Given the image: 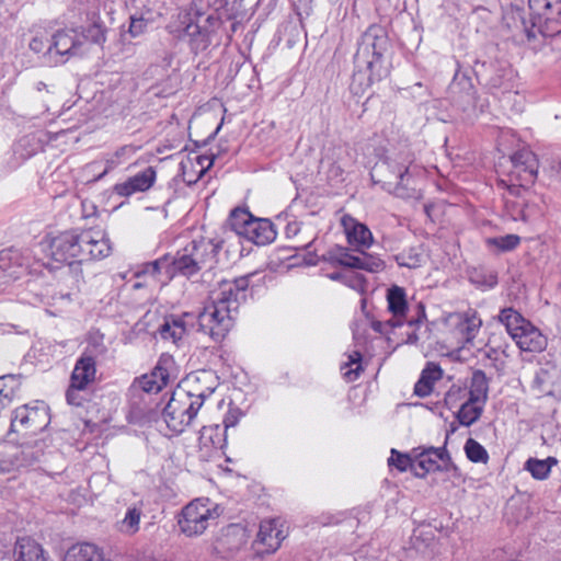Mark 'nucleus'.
Returning <instances> with one entry per match:
<instances>
[{
	"label": "nucleus",
	"instance_id": "nucleus-38",
	"mask_svg": "<svg viewBox=\"0 0 561 561\" xmlns=\"http://www.w3.org/2000/svg\"><path fill=\"white\" fill-rule=\"evenodd\" d=\"M557 463V459L548 457L547 459L530 458L525 462V469L531 473L537 480H545L548 478L551 468Z\"/></svg>",
	"mask_w": 561,
	"mask_h": 561
},
{
	"label": "nucleus",
	"instance_id": "nucleus-42",
	"mask_svg": "<svg viewBox=\"0 0 561 561\" xmlns=\"http://www.w3.org/2000/svg\"><path fill=\"white\" fill-rule=\"evenodd\" d=\"M490 247H495L501 252H508L516 249L520 243V237L517 234H506L486 240Z\"/></svg>",
	"mask_w": 561,
	"mask_h": 561
},
{
	"label": "nucleus",
	"instance_id": "nucleus-25",
	"mask_svg": "<svg viewBox=\"0 0 561 561\" xmlns=\"http://www.w3.org/2000/svg\"><path fill=\"white\" fill-rule=\"evenodd\" d=\"M187 382L195 383L193 396H199L202 405L206 398H208L218 386V378L213 370H198L187 378Z\"/></svg>",
	"mask_w": 561,
	"mask_h": 561
},
{
	"label": "nucleus",
	"instance_id": "nucleus-31",
	"mask_svg": "<svg viewBox=\"0 0 561 561\" xmlns=\"http://www.w3.org/2000/svg\"><path fill=\"white\" fill-rule=\"evenodd\" d=\"M169 270V255H163L162 257L154 260L152 262H148L142 264L138 271L135 272V276H150L156 282L164 285L170 279H164L168 275Z\"/></svg>",
	"mask_w": 561,
	"mask_h": 561
},
{
	"label": "nucleus",
	"instance_id": "nucleus-15",
	"mask_svg": "<svg viewBox=\"0 0 561 561\" xmlns=\"http://www.w3.org/2000/svg\"><path fill=\"white\" fill-rule=\"evenodd\" d=\"M53 60L50 62H64L67 58L76 56L82 51L84 41L82 36L72 28L60 30L51 37Z\"/></svg>",
	"mask_w": 561,
	"mask_h": 561
},
{
	"label": "nucleus",
	"instance_id": "nucleus-37",
	"mask_svg": "<svg viewBox=\"0 0 561 561\" xmlns=\"http://www.w3.org/2000/svg\"><path fill=\"white\" fill-rule=\"evenodd\" d=\"M218 542L222 548H227L229 552L237 551L245 542L244 531L238 526L230 525L226 528Z\"/></svg>",
	"mask_w": 561,
	"mask_h": 561
},
{
	"label": "nucleus",
	"instance_id": "nucleus-6",
	"mask_svg": "<svg viewBox=\"0 0 561 561\" xmlns=\"http://www.w3.org/2000/svg\"><path fill=\"white\" fill-rule=\"evenodd\" d=\"M202 407L199 396H193L191 390L180 389L172 393L162 411V417L172 433L181 434L193 422Z\"/></svg>",
	"mask_w": 561,
	"mask_h": 561
},
{
	"label": "nucleus",
	"instance_id": "nucleus-14",
	"mask_svg": "<svg viewBox=\"0 0 561 561\" xmlns=\"http://www.w3.org/2000/svg\"><path fill=\"white\" fill-rule=\"evenodd\" d=\"M413 474L424 478L427 473L437 470H449L453 467L451 458L445 447H417L413 449Z\"/></svg>",
	"mask_w": 561,
	"mask_h": 561
},
{
	"label": "nucleus",
	"instance_id": "nucleus-44",
	"mask_svg": "<svg viewBox=\"0 0 561 561\" xmlns=\"http://www.w3.org/2000/svg\"><path fill=\"white\" fill-rule=\"evenodd\" d=\"M465 451L468 459L472 462L485 463L489 459L485 448L473 438H469L466 442Z\"/></svg>",
	"mask_w": 561,
	"mask_h": 561
},
{
	"label": "nucleus",
	"instance_id": "nucleus-54",
	"mask_svg": "<svg viewBox=\"0 0 561 561\" xmlns=\"http://www.w3.org/2000/svg\"><path fill=\"white\" fill-rule=\"evenodd\" d=\"M337 262L346 267L351 268H357L358 265V255L351 254L346 251L341 252L340 256L337 257Z\"/></svg>",
	"mask_w": 561,
	"mask_h": 561
},
{
	"label": "nucleus",
	"instance_id": "nucleus-35",
	"mask_svg": "<svg viewBox=\"0 0 561 561\" xmlns=\"http://www.w3.org/2000/svg\"><path fill=\"white\" fill-rule=\"evenodd\" d=\"M483 404L484 403L468 398V400L458 408L457 419L459 423L463 426H470L477 422L482 413Z\"/></svg>",
	"mask_w": 561,
	"mask_h": 561
},
{
	"label": "nucleus",
	"instance_id": "nucleus-2",
	"mask_svg": "<svg viewBox=\"0 0 561 561\" xmlns=\"http://www.w3.org/2000/svg\"><path fill=\"white\" fill-rule=\"evenodd\" d=\"M390 41L386 28L379 24H371L357 43L354 56L355 70L351 89L363 92L373 83L379 82L390 72L388 51Z\"/></svg>",
	"mask_w": 561,
	"mask_h": 561
},
{
	"label": "nucleus",
	"instance_id": "nucleus-13",
	"mask_svg": "<svg viewBox=\"0 0 561 561\" xmlns=\"http://www.w3.org/2000/svg\"><path fill=\"white\" fill-rule=\"evenodd\" d=\"M446 330L454 335L458 344L471 343L480 331L482 320L476 310L451 312L443 318Z\"/></svg>",
	"mask_w": 561,
	"mask_h": 561
},
{
	"label": "nucleus",
	"instance_id": "nucleus-30",
	"mask_svg": "<svg viewBox=\"0 0 561 561\" xmlns=\"http://www.w3.org/2000/svg\"><path fill=\"white\" fill-rule=\"evenodd\" d=\"M327 159L331 161L330 172L334 176L342 175V173L355 162L352 150L346 146L334 147Z\"/></svg>",
	"mask_w": 561,
	"mask_h": 561
},
{
	"label": "nucleus",
	"instance_id": "nucleus-1",
	"mask_svg": "<svg viewBox=\"0 0 561 561\" xmlns=\"http://www.w3.org/2000/svg\"><path fill=\"white\" fill-rule=\"evenodd\" d=\"M248 287V276L219 282L209 293V302L198 314L199 331L215 342L222 341L234 325Z\"/></svg>",
	"mask_w": 561,
	"mask_h": 561
},
{
	"label": "nucleus",
	"instance_id": "nucleus-28",
	"mask_svg": "<svg viewBox=\"0 0 561 561\" xmlns=\"http://www.w3.org/2000/svg\"><path fill=\"white\" fill-rule=\"evenodd\" d=\"M183 37L188 38L190 48L195 55L205 51L211 43L209 32L193 22L183 30Z\"/></svg>",
	"mask_w": 561,
	"mask_h": 561
},
{
	"label": "nucleus",
	"instance_id": "nucleus-39",
	"mask_svg": "<svg viewBox=\"0 0 561 561\" xmlns=\"http://www.w3.org/2000/svg\"><path fill=\"white\" fill-rule=\"evenodd\" d=\"M142 510L140 506L133 505L127 508L125 517L121 522V531L127 535H134L139 530Z\"/></svg>",
	"mask_w": 561,
	"mask_h": 561
},
{
	"label": "nucleus",
	"instance_id": "nucleus-4",
	"mask_svg": "<svg viewBox=\"0 0 561 561\" xmlns=\"http://www.w3.org/2000/svg\"><path fill=\"white\" fill-rule=\"evenodd\" d=\"M411 163L412 160L408 156L404 158L387 157L375 163L370 171V178L375 184H380L385 191L398 197H414L415 191L410 188Z\"/></svg>",
	"mask_w": 561,
	"mask_h": 561
},
{
	"label": "nucleus",
	"instance_id": "nucleus-48",
	"mask_svg": "<svg viewBox=\"0 0 561 561\" xmlns=\"http://www.w3.org/2000/svg\"><path fill=\"white\" fill-rule=\"evenodd\" d=\"M332 279H341L346 285L354 289H360L363 287L364 278L360 274L355 273L353 271H348L344 274L334 273L330 276Z\"/></svg>",
	"mask_w": 561,
	"mask_h": 561
},
{
	"label": "nucleus",
	"instance_id": "nucleus-9",
	"mask_svg": "<svg viewBox=\"0 0 561 561\" xmlns=\"http://www.w3.org/2000/svg\"><path fill=\"white\" fill-rule=\"evenodd\" d=\"M388 310L393 316L394 327H401L407 323L410 327L417 325L426 319L425 306L417 302L410 307L407 300L404 288L393 285L387 290Z\"/></svg>",
	"mask_w": 561,
	"mask_h": 561
},
{
	"label": "nucleus",
	"instance_id": "nucleus-46",
	"mask_svg": "<svg viewBox=\"0 0 561 561\" xmlns=\"http://www.w3.org/2000/svg\"><path fill=\"white\" fill-rule=\"evenodd\" d=\"M106 28L100 22H93L90 26H88L84 31V34H80L82 36V41L89 39L95 44H103L106 39Z\"/></svg>",
	"mask_w": 561,
	"mask_h": 561
},
{
	"label": "nucleus",
	"instance_id": "nucleus-23",
	"mask_svg": "<svg viewBox=\"0 0 561 561\" xmlns=\"http://www.w3.org/2000/svg\"><path fill=\"white\" fill-rule=\"evenodd\" d=\"M156 180V172L152 168H147L144 171L129 178L127 181L116 184L115 192L121 196H130L138 192L149 190Z\"/></svg>",
	"mask_w": 561,
	"mask_h": 561
},
{
	"label": "nucleus",
	"instance_id": "nucleus-56",
	"mask_svg": "<svg viewBox=\"0 0 561 561\" xmlns=\"http://www.w3.org/2000/svg\"><path fill=\"white\" fill-rule=\"evenodd\" d=\"M135 153V148L133 146H123L119 149H117L113 154L116 159H118L121 162L123 159L129 158Z\"/></svg>",
	"mask_w": 561,
	"mask_h": 561
},
{
	"label": "nucleus",
	"instance_id": "nucleus-3",
	"mask_svg": "<svg viewBox=\"0 0 561 561\" xmlns=\"http://www.w3.org/2000/svg\"><path fill=\"white\" fill-rule=\"evenodd\" d=\"M529 21L519 9L512 11L513 19H518L526 36H554L561 33V0H528Z\"/></svg>",
	"mask_w": 561,
	"mask_h": 561
},
{
	"label": "nucleus",
	"instance_id": "nucleus-61",
	"mask_svg": "<svg viewBox=\"0 0 561 561\" xmlns=\"http://www.w3.org/2000/svg\"><path fill=\"white\" fill-rule=\"evenodd\" d=\"M474 71H476L477 76H482V77H484V73H483V72H481L479 69H477V67H474Z\"/></svg>",
	"mask_w": 561,
	"mask_h": 561
},
{
	"label": "nucleus",
	"instance_id": "nucleus-20",
	"mask_svg": "<svg viewBox=\"0 0 561 561\" xmlns=\"http://www.w3.org/2000/svg\"><path fill=\"white\" fill-rule=\"evenodd\" d=\"M341 225L344 229L348 243L354 247L356 251H360L371 244L373 234L370 230L352 216L344 215L341 218Z\"/></svg>",
	"mask_w": 561,
	"mask_h": 561
},
{
	"label": "nucleus",
	"instance_id": "nucleus-57",
	"mask_svg": "<svg viewBox=\"0 0 561 561\" xmlns=\"http://www.w3.org/2000/svg\"><path fill=\"white\" fill-rule=\"evenodd\" d=\"M396 322V320H389L387 322H380V321H374L371 327L374 329V331L378 332V333H385V328L388 327V325H391V327H394L393 323Z\"/></svg>",
	"mask_w": 561,
	"mask_h": 561
},
{
	"label": "nucleus",
	"instance_id": "nucleus-45",
	"mask_svg": "<svg viewBox=\"0 0 561 561\" xmlns=\"http://www.w3.org/2000/svg\"><path fill=\"white\" fill-rule=\"evenodd\" d=\"M358 270H364L370 273H378L385 268V263L382 260L364 253L362 250L360 254H358Z\"/></svg>",
	"mask_w": 561,
	"mask_h": 561
},
{
	"label": "nucleus",
	"instance_id": "nucleus-58",
	"mask_svg": "<svg viewBox=\"0 0 561 561\" xmlns=\"http://www.w3.org/2000/svg\"><path fill=\"white\" fill-rule=\"evenodd\" d=\"M121 161L112 154L108 159H106V169L104 172H107L112 169H114L117 164H119Z\"/></svg>",
	"mask_w": 561,
	"mask_h": 561
},
{
	"label": "nucleus",
	"instance_id": "nucleus-16",
	"mask_svg": "<svg viewBox=\"0 0 561 561\" xmlns=\"http://www.w3.org/2000/svg\"><path fill=\"white\" fill-rule=\"evenodd\" d=\"M531 389L539 396L561 393V363H545L535 373Z\"/></svg>",
	"mask_w": 561,
	"mask_h": 561
},
{
	"label": "nucleus",
	"instance_id": "nucleus-21",
	"mask_svg": "<svg viewBox=\"0 0 561 561\" xmlns=\"http://www.w3.org/2000/svg\"><path fill=\"white\" fill-rule=\"evenodd\" d=\"M522 192L526 193L519 187L510 188L508 195L505 197V211L515 221H528L535 209V206L528 204V199Z\"/></svg>",
	"mask_w": 561,
	"mask_h": 561
},
{
	"label": "nucleus",
	"instance_id": "nucleus-43",
	"mask_svg": "<svg viewBox=\"0 0 561 561\" xmlns=\"http://www.w3.org/2000/svg\"><path fill=\"white\" fill-rule=\"evenodd\" d=\"M414 455L413 450L411 454H401L396 449H391V456L388 459L390 467H396L399 471L404 472L410 469L413 472Z\"/></svg>",
	"mask_w": 561,
	"mask_h": 561
},
{
	"label": "nucleus",
	"instance_id": "nucleus-19",
	"mask_svg": "<svg viewBox=\"0 0 561 561\" xmlns=\"http://www.w3.org/2000/svg\"><path fill=\"white\" fill-rule=\"evenodd\" d=\"M512 174H514L520 182L522 186L534 183L538 165L536 156L526 149L518 150L511 157Z\"/></svg>",
	"mask_w": 561,
	"mask_h": 561
},
{
	"label": "nucleus",
	"instance_id": "nucleus-47",
	"mask_svg": "<svg viewBox=\"0 0 561 561\" xmlns=\"http://www.w3.org/2000/svg\"><path fill=\"white\" fill-rule=\"evenodd\" d=\"M30 49L36 54H43L44 56H48L49 61L53 60V45L51 41H49L46 36H34L30 44Z\"/></svg>",
	"mask_w": 561,
	"mask_h": 561
},
{
	"label": "nucleus",
	"instance_id": "nucleus-27",
	"mask_svg": "<svg viewBox=\"0 0 561 561\" xmlns=\"http://www.w3.org/2000/svg\"><path fill=\"white\" fill-rule=\"evenodd\" d=\"M169 371L158 364L150 374H146L135 381V385L147 393H157L167 386Z\"/></svg>",
	"mask_w": 561,
	"mask_h": 561
},
{
	"label": "nucleus",
	"instance_id": "nucleus-5",
	"mask_svg": "<svg viewBox=\"0 0 561 561\" xmlns=\"http://www.w3.org/2000/svg\"><path fill=\"white\" fill-rule=\"evenodd\" d=\"M218 251V247L210 240H194L179 250L175 255H169V270L164 279H172L176 275L191 277L197 274Z\"/></svg>",
	"mask_w": 561,
	"mask_h": 561
},
{
	"label": "nucleus",
	"instance_id": "nucleus-33",
	"mask_svg": "<svg viewBox=\"0 0 561 561\" xmlns=\"http://www.w3.org/2000/svg\"><path fill=\"white\" fill-rule=\"evenodd\" d=\"M64 561H103V558L96 546L85 542L69 548Z\"/></svg>",
	"mask_w": 561,
	"mask_h": 561
},
{
	"label": "nucleus",
	"instance_id": "nucleus-11",
	"mask_svg": "<svg viewBox=\"0 0 561 561\" xmlns=\"http://www.w3.org/2000/svg\"><path fill=\"white\" fill-rule=\"evenodd\" d=\"M50 421L48 407L41 401L24 404L14 410L11 421V431L34 435L43 431Z\"/></svg>",
	"mask_w": 561,
	"mask_h": 561
},
{
	"label": "nucleus",
	"instance_id": "nucleus-29",
	"mask_svg": "<svg viewBox=\"0 0 561 561\" xmlns=\"http://www.w3.org/2000/svg\"><path fill=\"white\" fill-rule=\"evenodd\" d=\"M443 376V370L436 364L428 363L422 370L421 377L414 386V393L421 398L433 391L434 383Z\"/></svg>",
	"mask_w": 561,
	"mask_h": 561
},
{
	"label": "nucleus",
	"instance_id": "nucleus-7",
	"mask_svg": "<svg viewBox=\"0 0 561 561\" xmlns=\"http://www.w3.org/2000/svg\"><path fill=\"white\" fill-rule=\"evenodd\" d=\"M219 515L218 505L209 499L193 500L179 514L180 533L188 538L201 536Z\"/></svg>",
	"mask_w": 561,
	"mask_h": 561
},
{
	"label": "nucleus",
	"instance_id": "nucleus-62",
	"mask_svg": "<svg viewBox=\"0 0 561 561\" xmlns=\"http://www.w3.org/2000/svg\"><path fill=\"white\" fill-rule=\"evenodd\" d=\"M310 243H298L297 247H309Z\"/></svg>",
	"mask_w": 561,
	"mask_h": 561
},
{
	"label": "nucleus",
	"instance_id": "nucleus-10",
	"mask_svg": "<svg viewBox=\"0 0 561 561\" xmlns=\"http://www.w3.org/2000/svg\"><path fill=\"white\" fill-rule=\"evenodd\" d=\"M79 263L103 260L112 253V244L103 229L75 230Z\"/></svg>",
	"mask_w": 561,
	"mask_h": 561
},
{
	"label": "nucleus",
	"instance_id": "nucleus-53",
	"mask_svg": "<svg viewBox=\"0 0 561 561\" xmlns=\"http://www.w3.org/2000/svg\"><path fill=\"white\" fill-rule=\"evenodd\" d=\"M505 76H506V71H502L501 73H497L496 76L488 79V84L490 85L491 89H494V90L508 91L510 85L506 82H504V80H503Z\"/></svg>",
	"mask_w": 561,
	"mask_h": 561
},
{
	"label": "nucleus",
	"instance_id": "nucleus-59",
	"mask_svg": "<svg viewBox=\"0 0 561 561\" xmlns=\"http://www.w3.org/2000/svg\"><path fill=\"white\" fill-rule=\"evenodd\" d=\"M417 341H419V336L416 335V333H414V332H413V333H410V334L408 335V342H409V343L414 344V343H416Z\"/></svg>",
	"mask_w": 561,
	"mask_h": 561
},
{
	"label": "nucleus",
	"instance_id": "nucleus-26",
	"mask_svg": "<svg viewBox=\"0 0 561 561\" xmlns=\"http://www.w3.org/2000/svg\"><path fill=\"white\" fill-rule=\"evenodd\" d=\"M226 439L219 425L203 426L199 434V448L204 456L211 457L222 448Z\"/></svg>",
	"mask_w": 561,
	"mask_h": 561
},
{
	"label": "nucleus",
	"instance_id": "nucleus-8",
	"mask_svg": "<svg viewBox=\"0 0 561 561\" xmlns=\"http://www.w3.org/2000/svg\"><path fill=\"white\" fill-rule=\"evenodd\" d=\"M228 225L237 234L257 245L268 244L276 238L271 220L256 218L245 208H234L230 213Z\"/></svg>",
	"mask_w": 561,
	"mask_h": 561
},
{
	"label": "nucleus",
	"instance_id": "nucleus-24",
	"mask_svg": "<svg viewBox=\"0 0 561 561\" xmlns=\"http://www.w3.org/2000/svg\"><path fill=\"white\" fill-rule=\"evenodd\" d=\"M513 340L525 352H541L547 346L546 336L530 322L526 323L518 333H515Z\"/></svg>",
	"mask_w": 561,
	"mask_h": 561
},
{
	"label": "nucleus",
	"instance_id": "nucleus-17",
	"mask_svg": "<svg viewBox=\"0 0 561 561\" xmlns=\"http://www.w3.org/2000/svg\"><path fill=\"white\" fill-rule=\"evenodd\" d=\"M76 231H65L50 239L49 254L56 262L72 264L79 263L78 248L76 245Z\"/></svg>",
	"mask_w": 561,
	"mask_h": 561
},
{
	"label": "nucleus",
	"instance_id": "nucleus-32",
	"mask_svg": "<svg viewBox=\"0 0 561 561\" xmlns=\"http://www.w3.org/2000/svg\"><path fill=\"white\" fill-rule=\"evenodd\" d=\"M15 561H48L43 548L31 538H21L16 542Z\"/></svg>",
	"mask_w": 561,
	"mask_h": 561
},
{
	"label": "nucleus",
	"instance_id": "nucleus-50",
	"mask_svg": "<svg viewBox=\"0 0 561 561\" xmlns=\"http://www.w3.org/2000/svg\"><path fill=\"white\" fill-rule=\"evenodd\" d=\"M242 415L243 413L239 408H230L224 417L225 430L236 426L240 422Z\"/></svg>",
	"mask_w": 561,
	"mask_h": 561
},
{
	"label": "nucleus",
	"instance_id": "nucleus-41",
	"mask_svg": "<svg viewBox=\"0 0 561 561\" xmlns=\"http://www.w3.org/2000/svg\"><path fill=\"white\" fill-rule=\"evenodd\" d=\"M468 389L466 387L453 385L445 396V404L449 410L461 407L468 400Z\"/></svg>",
	"mask_w": 561,
	"mask_h": 561
},
{
	"label": "nucleus",
	"instance_id": "nucleus-60",
	"mask_svg": "<svg viewBox=\"0 0 561 561\" xmlns=\"http://www.w3.org/2000/svg\"><path fill=\"white\" fill-rule=\"evenodd\" d=\"M10 251H2L0 254V261H3L4 259L9 257Z\"/></svg>",
	"mask_w": 561,
	"mask_h": 561
},
{
	"label": "nucleus",
	"instance_id": "nucleus-36",
	"mask_svg": "<svg viewBox=\"0 0 561 561\" xmlns=\"http://www.w3.org/2000/svg\"><path fill=\"white\" fill-rule=\"evenodd\" d=\"M489 382L485 374L482 370H476L471 377L470 389L468 394L471 400H477L480 403H485L488 398Z\"/></svg>",
	"mask_w": 561,
	"mask_h": 561
},
{
	"label": "nucleus",
	"instance_id": "nucleus-51",
	"mask_svg": "<svg viewBox=\"0 0 561 561\" xmlns=\"http://www.w3.org/2000/svg\"><path fill=\"white\" fill-rule=\"evenodd\" d=\"M87 390L85 388H76L73 383L70 382L69 388L66 392L67 402L71 405L80 407L83 402V398L80 394V391Z\"/></svg>",
	"mask_w": 561,
	"mask_h": 561
},
{
	"label": "nucleus",
	"instance_id": "nucleus-18",
	"mask_svg": "<svg viewBox=\"0 0 561 561\" xmlns=\"http://www.w3.org/2000/svg\"><path fill=\"white\" fill-rule=\"evenodd\" d=\"M280 527L279 519H265L261 522L255 543L263 545L265 549L262 551L257 550V554L273 553L280 547L282 541L286 538V534Z\"/></svg>",
	"mask_w": 561,
	"mask_h": 561
},
{
	"label": "nucleus",
	"instance_id": "nucleus-55",
	"mask_svg": "<svg viewBox=\"0 0 561 561\" xmlns=\"http://www.w3.org/2000/svg\"><path fill=\"white\" fill-rule=\"evenodd\" d=\"M301 230V225L297 221L288 222L285 227V234L288 239L296 238Z\"/></svg>",
	"mask_w": 561,
	"mask_h": 561
},
{
	"label": "nucleus",
	"instance_id": "nucleus-22",
	"mask_svg": "<svg viewBox=\"0 0 561 561\" xmlns=\"http://www.w3.org/2000/svg\"><path fill=\"white\" fill-rule=\"evenodd\" d=\"M193 317L185 313L181 317L171 316L164 319L158 332L162 340L178 344L188 332Z\"/></svg>",
	"mask_w": 561,
	"mask_h": 561
},
{
	"label": "nucleus",
	"instance_id": "nucleus-12",
	"mask_svg": "<svg viewBox=\"0 0 561 561\" xmlns=\"http://www.w3.org/2000/svg\"><path fill=\"white\" fill-rule=\"evenodd\" d=\"M106 353L102 337L93 339L84 352L76 360L70 376V382L76 388L88 389L96 381V358Z\"/></svg>",
	"mask_w": 561,
	"mask_h": 561
},
{
	"label": "nucleus",
	"instance_id": "nucleus-52",
	"mask_svg": "<svg viewBox=\"0 0 561 561\" xmlns=\"http://www.w3.org/2000/svg\"><path fill=\"white\" fill-rule=\"evenodd\" d=\"M148 22L142 18H130L129 33L133 37H137L146 32Z\"/></svg>",
	"mask_w": 561,
	"mask_h": 561
},
{
	"label": "nucleus",
	"instance_id": "nucleus-49",
	"mask_svg": "<svg viewBox=\"0 0 561 561\" xmlns=\"http://www.w3.org/2000/svg\"><path fill=\"white\" fill-rule=\"evenodd\" d=\"M397 262L400 266H405L409 268L420 267L423 263V256L419 253H401L397 256Z\"/></svg>",
	"mask_w": 561,
	"mask_h": 561
},
{
	"label": "nucleus",
	"instance_id": "nucleus-40",
	"mask_svg": "<svg viewBox=\"0 0 561 561\" xmlns=\"http://www.w3.org/2000/svg\"><path fill=\"white\" fill-rule=\"evenodd\" d=\"M362 354L357 351L353 352L348 356V362L345 363L341 369L343 370V376L346 381L351 382L358 378L363 367L360 365Z\"/></svg>",
	"mask_w": 561,
	"mask_h": 561
},
{
	"label": "nucleus",
	"instance_id": "nucleus-34",
	"mask_svg": "<svg viewBox=\"0 0 561 561\" xmlns=\"http://www.w3.org/2000/svg\"><path fill=\"white\" fill-rule=\"evenodd\" d=\"M499 321L505 327L507 333L513 339L526 323H529L518 311L513 308H504L497 316Z\"/></svg>",
	"mask_w": 561,
	"mask_h": 561
}]
</instances>
